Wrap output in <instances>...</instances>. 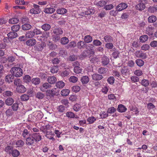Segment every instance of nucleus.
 <instances>
[{
  "instance_id": "f257e3e1",
  "label": "nucleus",
  "mask_w": 157,
  "mask_h": 157,
  "mask_svg": "<svg viewBox=\"0 0 157 157\" xmlns=\"http://www.w3.org/2000/svg\"><path fill=\"white\" fill-rule=\"evenodd\" d=\"M52 127L49 125L43 126L40 128V130L44 133H45V136L50 139L54 140L53 137V134L51 131Z\"/></svg>"
},
{
  "instance_id": "f03ea898",
  "label": "nucleus",
  "mask_w": 157,
  "mask_h": 157,
  "mask_svg": "<svg viewBox=\"0 0 157 157\" xmlns=\"http://www.w3.org/2000/svg\"><path fill=\"white\" fill-rule=\"evenodd\" d=\"M147 4V0H139V3L136 6V8L137 10L142 11L146 7V5Z\"/></svg>"
},
{
  "instance_id": "7ed1b4c3",
  "label": "nucleus",
  "mask_w": 157,
  "mask_h": 157,
  "mask_svg": "<svg viewBox=\"0 0 157 157\" xmlns=\"http://www.w3.org/2000/svg\"><path fill=\"white\" fill-rule=\"evenodd\" d=\"M82 15H90L94 14L95 11L92 8L87 9L86 8H84L82 10Z\"/></svg>"
},
{
  "instance_id": "20e7f679",
  "label": "nucleus",
  "mask_w": 157,
  "mask_h": 157,
  "mask_svg": "<svg viewBox=\"0 0 157 157\" xmlns=\"http://www.w3.org/2000/svg\"><path fill=\"white\" fill-rule=\"evenodd\" d=\"M10 72L13 75L16 77H19L23 74L22 69H11Z\"/></svg>"
},
{
  "instance_id": "39448f33",
  "label": "nucleus",
  "mask_w": 157,
  "mask_h": 157,
  "mask_svg": "<svg viewBox=\"0 0 157 157\" xmlns=\"http://www.w3.org/2000/svg\"><path fill=\"white\" fill-rule=\"evenodd\" d=\"M134 55L137 57L142 59H145L147 57L146 53H144L141 50L136 51L134 53Z\"/></svg>"
},
{
  "instance_id": "423d86ee",
  "label": "nucleus",
  "mask_w": 157,
  "mask_h": 157,
  "mask_svg": "<svg viewBox=\"0 0 157 157\" xmlns=\"http://www.w3.org/2000/svg\"><path fill=\"white\" fill-rule=\"evenodd\" d=\"M52 86L48 82H45L41 84L39 88L40 90L43 92H46L48 89L51 88Z\"/></svg>"
},
{
  "instance_id": "0eeeda50",
  "label": "nucleus",
  "mask_w": 157,
  "mask_h": 157,
  "mask_svg": "<svg viewBox=\"0 0 157 157\" xmlns=\"http://www.w3.org/2000/svg\"><path fill=\"white\" fill-rule=\"evenodd\" d=\"M33 7L34 8L31 9L30 10L31 13L36 14L40 13L41 10L39 8V6L36 4H34Z\"/></svg>"
},
{
  "instance_id": "6e6552de",
  "label": "nucleus",
  "mask_w": 157,
  "mask_h": 157,
  "mask_svg": "<svg viewBox=\"0 0 157 157\" xmlns=\"http://www.w3.org/2000/svg\"><path fill=\"white\" fill-rule=\"evenodd\" d=\"M128 7V5L125 3H121L117 5L116 7V9L119 11H121Z\"/></svg>"
},
{
  "instance_id": "1a4fd4ad",
  "label": "nucleus",
  "mask_w": 157,
  "mask_h": 157,
  "mask_svg": "<svg viewBox=\"0 0 157 157\" xmlns=\"http://www.w3.org/2000/svg\"><path fill=\"white\" fill-rule=\"evenodd\" d=\"M16 91L18 93H23L26 91V88L22 85H20L17 87Z\"/></svg>"
},
{
  "instance_id": "9d476101",
  "label": "nucleus",
  "mask_w": 157,
  "mask_h": 157,
  "mask_svg": "<svg viewBox=\"0 0 157 157\" xmlns=\"http://www.w3.org/2000/svg\"><path fill=\"white\" fill-rule=\"evenodd\" d=\"M36 43V40L33 38L27 40L26 43V45L29 46L34 45Z\"/></svg>"
},
{
  "instance_id": "9b49d317",
  "label": "nucleus",
  "mask_w": 157,
  "mask_h": 157,
  "mask_svg": "<svg viewBox=\"0 0 157 157\" xmlns=\"http://www.w3.org/2000/svg\"><path fill=\"white\" fill-rule=\"evenodd\" d=\"M35 140L33 137H28L26 139V143L28 145H32L34 143Z\"/></svg>"
},
{
  "instance_id": "f8f14e48",
  "label": "nucleus",
  "mask_w": 157,
  "mask_h": 157,
  "mask_svg": "<svg viewBox=\"0 0 157 157\" xmlns=\"http://www.w3.org/2000/svg\"><path fill=\"white\" fill-rule=\"evenodd\" d=\"M33 137L35 141L38 142L41 140V137L39 133H35L33 134Z\"/></svg>"
},
{
  "instance_id": "ddd939ff",
  "label": "nucleus",
  "mask_w": 157,
  "mask_h": 157,
  "mask_svg": "<svg viewBox=\"0 0 157 157\" xmlns=\"http://www.w3.org/2000/svg\"><path fill=\"white\" fill-rule=\"evenodd\" d=\"M127 110L126 107L122 104L119 105L117 107V110L119 112L123 113L125 112Z\"/></svg>"
},
{
  "instance_id": "4468645a",
  "label": "nucleus",
  "mask_w": 157,
  "mask_h": 157,
  "mask_svg": "<svg viewBox=\"0 0 157 157\" xmlns=\"http://www.w3.org/2000/svg\"><path fill=\"white\" fill-rule=\"evenodd\" d=\"M53 33L56 35H60L63 34V31L60 28H55L53 30Z\"/></svg>"
},
{
  "instance_id": "2eb2a0df",
  "label": "nucleus",
  "mask_w": 157,
  "mask_h": 157,
  "mask_svg": "<svg viewBox=\"0 0 157 157\" xmlns=\"http://www.w3.org/2000/svg\"><path fill=\"white\" fill-rule=\"evenodd\" d=\"M34 115L37 116L36 119L37 121H38L42 118L43 117V113L40 111H36L34 112Z\"/></svg>"
},
{
  "instance_id": "dca6fc26",
  "label": "nucleus",
  "mask_w": 157,
  "mask_h": 157,
  "mask_svg": "<svg viewBox=\"0 0 157 157\" xmlns=\"http://www.w3.org/2000/svg\"><path fill=\"white\" fill-rule=\"evenodd\" d=\"M45 46V43L44 42H42L40 44H38L36 45V49L37 51H41Z\"/></svg>"
},
{
  "instance_id": "f3484780",
  "label": "nucleus",
  "mask_w": 157,
  "mask_h": 157,
  "mask_svg": "<svg viewBox=\"0 0 157 157\" xmlns=\"http://www.w3.org/2000/svg\"><path fill=\"white\" fill-rule=\"evenodd\" d=\"M109 62V58L106 56H103L101 59V63L103 66L107 65Z\"/></svg>"
},
{
  "instance_id": "a211bd4d",
  "label": "nucleus",
  "mask_w": 157,
  "mask_h": 157,
  "mask_svg": "<svg viewBox=\"0 0 157 157\" xmlns=\"http://www.w3.org/2000/svg\"><path fill=\"white\" fill-rule=\"evenodd\" d=\"M84 40L85 43H89L92 41L93 38L91 36L89 35H88L84 36Z\"/></svg>"
},
{
  "instance_id": "6ab92c4d",
  "label": "nucleus",
  "mask_w": 157,
  "mask_h": 157,
  "mask_svg": "<svg viewBox=\"0 0 157 157\" xmlns=\"http://www.w3.org/2000/svg\"><path fill=\"white\" fill-rule=\"evenodd\" d=\"M104 39L106 42H111L113 41V38L110 35H106L104 37Z\"/></svg>"
},
{
  "instance_id": "aec40b11",
  "label": "nucleus",
  "mask_w": 157,
  "mask_h": 157,
  "mask_svg": "<svg viewBox=\"0 0 157 157\" xmlns=\"http://www.w3.org/2000/svg\"><path fill=\"white\" fill-rule=\"evenodd\" d=\"M14 75H7L5 78V81L9 83L12 82L14 79Z\"/></svg>"
},
{
  "instance_id": "412c9836",
  "label": "nucleus",
  "mask_w": 157,
  "mask_h": 157,
  "mask_svg": "<svg viewBox=\"0 0 157 157\" xmlns=\"http://www.w3.org/2000/svg\"><path fill=\"white\" fill-rule=\"evenodd\" d=\"M17 33L13 31L9 32L8 34V38L12 39L16 38L17 36Z\"/></svg>"
},
{
  "instance_id": "4be33fe9",
  "label": "nucleus",
  "mask_w": 157,
  "mask_h": 157,
  "mask_svg": "<svg viewBox=\"0 0 157 157\" xmlns=\"http://www.w3.org/2000/svg\"><path fill=\"white\" fill-rule=\"evenodd\" d=\"M51 28L50 25L47 23H45L41 26V28L44 31H48L50 30Z\"/></svg>"
},
{
  "instance_id": "5701e85b",
  "label": "nucleus",
  "mask_w": 157,
  "mask_h": 157,
  "mask_svg": "<svg viewBox=\"0 0 157 157\" xmlns=\"http://www.w3.org/2000/svg\"><path fill=\"white\" fill-rule=\"evenodd\" d=\"M48 81L51 84H53L56 81V78L54 76H49L48 78Z\"/></svg>"
},
{
  "instance_id": "b1692460",
  "label": "nucleus",
  "mask_w": 157,
  "mask_h": 157,
  "mask_svg": "<svg viewBox=\"0 0 157 157\" xmlns=\"http://www.w3.org/2000/svg\"><path fill=\"white\" fill-rule=\"evenodd\" d=\"M32 28V26L29 24H24L22 25V29L24 30H27L30 29Z\"/></svg>"
},
{
  "instance_id": "393cba45",
  "label": "nucleus",
  "mask_w": 157,
  "mask_h": 157,
  "mask_svg": "<svg viewBox=\"0 0 157 157\" xmlns=\"http://www.w3.org/2000/svg\"><path fill=\"white\" fill-rule=\"evenodd\" d=\"M57 13L60 14H64L67 12V10L64 8L58 9L56 10Z\"/></svg>"
},
{
  "instance_id": "a878e982",
  "label": "nucleus",
  "mask_w": 157,
  "mask_h": 157,
  "mask_svg": "<svg viewBox=\"0 0 157 157\" xmlns=\"http://www.w3.org/2000/svg\"><path fill=\"white\" fill-rule=\"evenodd\" d=\"M103 78L102 76L98 74H94L92 75L93 79L95 80H99Z\"/></svg>"
},
{
  "instance_id": "bb28decb",
  "label": "nucleus",
  "mask_w": 157,
  "mask_h": 157,
  "mask_svg": "<svg viewBox=\"0 0 157 157\" xmlns=\"http://www.w3.org/2000/svg\"><path fill=\"white\" fill-rule=\"evenodd\" d=\"M86 43L82 41H80L78 42L77 46L78 48L81 49L85 47Z\"/></svg>"
},
{
  "instance_id": "cd10ccee",
  "label": "nucleus",
  "mask_w": 157,
  "mask_h": 157,
  "mask_svg": "<svg viewBox=\"0 0 157 157\" xmlns=\"http://www.w3.org/2000/svg\"><path fill=\"white\" fill-rule=\"evenodd\" d=\"M55 9L53 8H47L44 9V12L47 13H52L54 12Z\"/></svg>"
},
{
  "instance_id": "c85d7f7f",
  "label": "nucleus",
  "mask_w": 157,
  "mask_h": 157,
  "mask_svg": "<svg viewBox=\"0 0 157 157\" xmlns=\"http://www.w3.org/2000/svg\"><path fill=\"white\" fill-rule=\"evenodd\" d=\"M19 22V20L17 18H13L10 19L9 21L10 24H17Z\"/></svg>"
},
{
  "instance_id": "c756f323",
  "label": "nucleus",
  "mask_w": 157,
  "mask_h": 157,
  "mask_svg": "<svg viewBox=\"0 0 157 157\" xmlns=\"http://www.w3.org/2000/svg\"><path fill=\"white\" fill-rule=\"evenodd\" d=\"M96 119L93 116L89 117L87 119V121L89 124H92L96 121Z\"/></svg>"
},
{
  "instance_id": "7c9ffc66",
  "label": "nucleus",
  "mask_w": 157,
  "mask_h": 157,
  "mask_svg": "<svg viewBox=\"0 0 157 157\" xmlns=\"http://www.w3.org/2000/svg\"><path fill=\"white\" fill-rule=\"evenodd\" d=\"M34 36V34L33 31H28L25 34L26 37L28 38H32Z\"/></svg>"
},
{
  "instance_id": "2f4dec72",
  "label": "nucleus",
  "mask_w": 157,
  "mask_h": 157,
  "mask_svg": "<svg viewBox=\"0 0 157 157\" xmlns=\"http://www.w3.org/2000/svg\"><path fill=\"white\" fill-rule=\"evenodd\" d=\"M81 81L83 84H86L89 82V79L88 76H84L82 77Z\"/></svg>"
},
{
  "instance_id": "473e14b6",
  "label": "nucleus",
  "mask_w": 157,
  "mask_h": 157,
  "mask_svg": "<svg viewBox=\"0 0 157 157\" xmlns=\"http://www.w3.org/2000/svg\"><path fill=\"white\" fill-rule=\"evenodd\" d=\"M153 27L148 26L146 29V33L149 35H152L153 34Z\"/></svg>"
},
{
  "instance_id": "72a5a7b5",
  "label": "nucleus",
  "mask_w": 157,
  "mask_h": 157,
  "mask_svg": "<svg viewBox=\"0 0 157 157\" xmlns=\"http://www.w3.org/2000/svg\"><path fill=\"white\" fill-rule=\"evenodd\" d=\"M20 28V26L19 25H14L11 27V30L14 32H16L19 31Z\"/></svg>"
},
{
  "instance_id": "f704fd0d",
  "label": "nucleus",
  "mask_w": 157,
  "mask_h": 157,
  "mask_svg": "<svg viewBox=\"0 0 157 157\" xmlns=\"http://www.w3.org/2000/svg\"><path fill=\"white\" fill-rule=\"evenodd\" d=\"M66 116L68 118H73L74 117L77 118L78 117L77 116L75 117V114L74 113L71 112H68L66 113Z\"/></svg>"
},
{
  "instance_id": "c9c22d12",
  "label": "nucleus",
  "mask_w": 157,
  "mask_h": 157,
  "mask_svg": "<svg viewBox=\"0 0 157 157\" xmlns=\"http://www.w3.org/2000/svg\"><path fill=\"white\" fill-rule=\"evenodd\" d=\"M13 99L12 98H9L6 100L5 103L8 105H10L13 103Z\"/></svg>"
},
{
  "instance_id": "e433bc0d",
  "label": "nucleus",
  "mask_w": 157,
  "mask_h": 157,
  "mask_svg": "<svg viewBox=\"0 0 157 157\" xmlns=\"http://www.w3.org/2000/svg\"><path fill=\"white\" fill-rule=\"evenodd\" d=\"M107 4V2L104 0L100 1L96 3V5L100 7L105 6V5Z\"/></svg>"
},
{
  "instance_id": "4c0bfd02",
  "label": "nucleus",
  "mask_w": 157,
  "mask_h": 157,
  "mask_svg": "<svg viewBox=\"0 0 157 157\" xmlns=\"http://www.w3.org/2000/svg\"><path fill=\"white\" fill-rule=\"evenodd\" d=\"M64 86L65 83L62 81H58L56 83V86L59 88H63Z\"/></svg>"
},
{
  "instance_id": "58836bf2",
  "label": "nucleus",
  "mask_w": 157,
  "mask_h": 157,
  "mask_svg": "<svg viewBox=\"0 0 157 157\" xmlns=\"http://www.w3.org/2000/svg\"><path fill=\"white\" fill-rule=\"evenodd\" d=\"M35 116L34 115V112L32 114L29 115L28 117L29 120L33 122L36 121V119L35 117Z\"/></svg>"
},
{
  "instance_id": "ea45409f",
  "label": "nucleus",
  "mask_w": 157,
  "mask_h": 157,
  "mask_svg": "<svg viewBox=\"0 0 157 157\" xmlns=\"http://www.w3.org/2000/svg\"><path fill=\"white\" fill-rule=\"evenodd\" d=\"M148 39V36L147 35H144L141 36L140 38V40L142 43L146 41Z\"/></svg>"
},
{
  "instance_id": "a19ab883",
  "label": "nucleus",
  "mask_w": 157,
  "mask_h": 157,
  "mask_svg": "<svg viewBox=\"0 0 157 157\" xmlns=\"http://www.w3.org/2000/svg\"><path fill=\"white\" fill-rule=\"evenodd\" d=\"M24 142L22 140H21L17 141L16 142V145L17 147H21L24 145Z\"/></svg>"
},
{
  "instance_id": "79ce46f5",
  "label": "nucleus",
  "mask_w": 157,
  "mask_h": 157,
  "mask_svg": "<svg viewBox=\"0 0 157 157\" xmlns=\"http://www.w3.org/2000/svg\"><path fill=\"white\" fill-rule=\"evenodd\" d=\"M85 47L88 50L92 51L94 50V47L92 44H86Z\"/></svg>"
},
{
  "instance_id": "37998d69",
  "label": "nucleus",
  "mask_w": 157,
  "mask_h": 157,
  "mask_svg": "<svg viewBox=\"0 0 157 157\" xmlns=\"http://www.w3.org/2000/svg\"><path fill=\"white\" fill-rule=\"evenodd\" d=\"M157 20V18L156 16L152 15L149 17L148 18V21L150 23H153L155 22Z\"/></svg>"
},
{
  "instance_id": "c03bdc74",
  "label": "nucleus",
  "mask_w": 157,
  "mask_h": 157,
  "mask_svg": "<svg viewBox=\"0 0 157 157\" xmlns=\"http://www.w3.org/2000/svg\"><path fill=\"white\" fill-rule=\"evenodd\" d=\"M61 43L63 44H67L69 42V40L67 38L64 37L61 39Z\"/></svg>"
},
{
  "instance_id": "a18cd8bd",
  "label": "nucleus",
  "mask_w": 157,
  "mask_h": 157,
  "mask_svg": "<svg viewBox=\"0 0 157 157\" xmlns=\"http://www.w3.org/2000/svg\"><path fill=\"white\" fill-rule=\"evenodd\" d=\"M23 80L25 82H29L31 80V78L29 75H26L23 77Z\"/></svg>"
},
{
  "instance_id": "49530a36",
  "label": "nucleus",
  "mask_w": 157,
  "mask_h": 157,
  "mask_svg": "<svg viewBox=\"0 0 157 157\" xmlns=\"http://www.w3.org/2000/svg\"><path fill=\"white\" fill-rule=\"evenodd\" d=\"M31 82L33 84L36 85L39 84L40 80L38 78H34L32 79Z\"/></svg>"
},
{
  "instance_id": "de8ad7c7",
  "label": "nucleus",
  "mask_w": 157,
  "mask_h": 157,
  "mask_svg": "<svg viewBox=\"0 0 157 157\" xmlns=\"http://www.w3.org/2000/svg\"><path fill=\"white\" fill-rule=\"evenodd\" d=\"M11 154L13 156L17 157L19 155L20 152L17 150L15 149L12 151Z\"/></svg>"
},
{
  "instance_id": "09e8293b",
  "label": "nucleus",
  "mask_w": 157,
  "mask_h": 157,
  "mask_svg": "<svg viewBox=\"0 0 157 157\" xmlns=\"http://www.w3.org/2000/svg\"><path fill=\"white\" fill-rule=\"evenodd\" d=\"M137 65L139 67H141L144 64V61L140 59H138L136 61Z\"/></svg>"
},
{
  "instance_id": "8fccbe9b",
  "label": "nucleus",
  "mask_w": 157,
  "mask_h": 157,
  "mask_svg": "<svg viewBox=\"0 0 157 157\" xmlns=\"http://www.w3.org/2000/svg\"><path fill=\"white\" fill-rule=\"evenodd\" d=\"M81 108V106L80 104H76L74 105L73 109L75 111L77 112L80 110Z\"/></svg>"
},
{
  "instance_id": "3c124183",
  "label": "nucleus",
  "mask_w": 157,
  "mask_h": 157,
  "mask_svg": "<svg viewBox=\"0 0 157 157\" xmlns=\"http://www.w3.org/2000/svg\"><path fill=\"white\" fill-rule=\"evenodd\" d=\"M157 11V8L155 6H150L148 9V11L149 12L153 13L156 12Z\"/></svg>"
},
{
  "instance_id": "603ef678",
  "label": "nucleus",
  "mask_w": 157,
  "mask_h": 157,
  "mask_svg": "<svg viewBox=\"0 0 157 157\" xmlns=\"http://www.w3.org/2000/svg\"><path fill=\"white\" fill-rule=\"evenodd\" d=\"M70 92V91L68 89H63L61 91V94L63 96L68 95Z\"/></svg>"
},
{
  "instance_id": "864d4df0",
  "label": "nucleus",
  "mask_w": 157,
  "mask_h": 157,
  "mask_svg": "<svg viewBox=\"0 0 157 157\" xmlns=\"http://www.w3.org/2000/svg\"><path fill=\"white\" fill-rule=\"evenodd\" d=\"M76 43L74 41H72L69 43L67 46V48L68 49L70 48H74L76 46Z\"/></svg>"
},
{
  "instance_id": "5fc2aeb1",
  "label": "nucleus",
  "mask_w": 157,
  "mask_h": 157,
  "mask_svg": "<svg viewBox=\"0 0 157 157\" xmlns=\"http://www.w3.org/2000/svg\"><path fill=\"white\" fill-rule=\"evenodd\" d=\"M78 80V78L75 76H71L69 78L70 82L72 83L76 82Z\"/></svg>"
},
{
  "instance_id": "6e6d98bb",
  "label": "nucleus",
  "mask_w": 157,
  "mask_h": 157,
  "mask_svg": "<svg viewBox=\"0 0 157 157\" xmlns=\"http://www.w3.org/2000/svg\"><path fill=\"white\" fill-rule=\"evenodd\" d=\"M69 74V72L67 70H64L62 71L60 73V75L63 77H65L67 76Z\"/></svg>"
},
{
  "instance_id": "4d7b16f0",
  "label": "nucleus",
  "mask_w": 157,
  "mask_h": 157,
  "mask_svg": "<svg viewBox=\"0 0 157 157\" xmlns=\"http://www.w3.org/2000/svg\"><path fill=\"white\" fill-rule=\"evenodd\" d=\"M93 44L96 46H99L102 44V43L99 40H94L93 42Z\"/></svg>"
},
{
  "instance_id": "13d9d810",
  "label": "nucleus",
  "mask_w": 157,
  "mask_h": 157,
  "mask_svg": "<svg viewBox=\"0 0 157 157\" xmlns=\"http://www.w3.org/2000/svg\"><path fill=\"white\" fill-rule=\"evenodd\" d=\"M72 90L73 91L77 92L80 90V88L78 86H74L72 87Z\"/></svg>"
},
{
  "instance_id": "bf43d9fd",
  "label": "nucleus",
  "mask_w": 157,
  "mask_h": 157,
  "mask_svg": "<svg viewBox=\"0 0 157 157\" xmlns=\"http://www.w3.org/2000/svg\"><path fill=\"white\" fill-rule=\"evenodd\" d=\"M116 111V109L113 107H111L109 108L107 110V113H109L112 114L114 113Z\"/></svg>"
},
{
  "instance_id": "052dcab7",
  "label": "nucleus",
  "mask_w": 157,
  "mask_h": 157,
  "mask_svg": "<svg viewBox=\"0 0 157 157\" xmlns=\"http://www.w3.org/2000/svg\"><path fill=\"white\" fill-rule=\"evenodd\" d=\"M15 2L16 4L20 5H24L25 4L24 0H15Z\"/></svg>"
},
{
  "instance_id": "680f3d73",
  "label": "nucleus",
  "mask_w": 157,
  "mask_h": 157,
  "mask_svg": "<svg viewBox=\"0 0 157 157\" xmlns=\"http://www.w3.org/2000/svg\"><path fill=\"white\" fill-rule=\"evenodd\" d=\"M150 47L148 44H144L142 45L141 47V49L144 51H147L149 49Z\"/></svg>"
},
{
  "instance_id": "e2e57ef3",
  "label": "nucleus",
  "mask_w": 157,
  "mask_h": 157,
  "mask_svg": "<svg viewBox=\"0 0 157 157\" xmlns=\"http://www.w3.org/2000/svg\"><path fill=\"white\" fill-rule=\"evenodd\" d=\"M21 21L23 24L28 23L29 22V19L28 17H22L21 19Z\"/></svg>"
},
{
  "instance_id": "0e129e2a",
  "label": "nucleus",
  "mask_w": 157,
  "mask_h": 157,
  "mask_svg": "<svg viewBox=\"0 0 157 157\" xmlns=\"http://www.w3.org/2000/svg\"><path fill=\"white\" fill-rule=\"evenodd\" d=\"M21 98L22 101H26L29 99V96L28 95L24 94L21 96Z\"/></svg>"
},
{
  "instance_id": "69168bd1",
  "label": "nucleus",
  "mask_w": 157,
  "mask_h": 157,
  "mask_svg": "<svg viewBox=\"0 0 157 157\" xmlns=\"http://www.w3.org/2000/svg\"><path fill=\"white\" fill-rule=\"evenodd\" d=\"M101 118H104L108 116V113L105 112H102L100 114Z\"/></svg>"
},
{
  "instance_id": "338daca9",
  "label": "nucleus",
  "mask_w": 157,
  "mask_h": 157,
  "mask_svg": "<svg viewBox=\"0 0 157 157\" xmlns=\"http://www.w3.org/2000/svg\"><path fill=\"white\" fill-rule=\"evenodd\" d=\"M52 37L53 41L55 42L59 40L60 38L59 35H53Z\"/></svg>"
},
{
  "instance_id": "774afa93",
  "label": "nucleus",
  "mask_w": 157,
  "mask_h": 157,
  "mask_svg": "<svg viewBox=\"0 0 157 157\" xmlns=\"http://www.w3.org/2000/svg\"><path fill=\"white\" fill-rule=\"evenodd\" d=\"M29 134V132L26 129H25L23 131L22 136L24 137L25 138Z\"/></svg>"
}]
</instances>
